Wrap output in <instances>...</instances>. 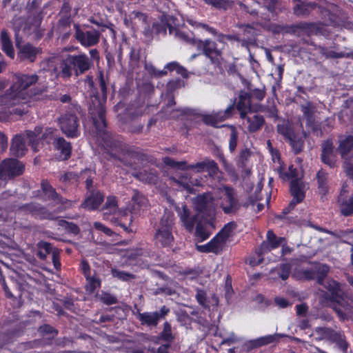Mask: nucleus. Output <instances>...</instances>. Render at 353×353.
<instances>
[{"label":"nucleus","mask_w":353,"mask_h":353,"mask_svg":"<svg viewBox=\"0 0 353 353\" xmlns=\"http://www.w3.org/2000/svg\"><path fill=\"white\" fill-rule=\"evenodd\" d=\"M101 138L108 160H117L123 165L133 170L137 169V162L143 161L145 154L132 147L128 146L119 139V137L106 131V126L100 130L94 126Z\"/></svg>","instance_id":"1"},{"label":"nucleus","mask_w":353,"mask_h":353,"mask_svg":"<svg viewBox=\"0 0 353 353\" xmlns=\"http://www.w3.org/2000/svg\"><path fill=\"white\" fill-rule=\"evenodd\" d=\"M99 88L101 94L98 91L94 90L90 94L89 112L93 121L94 126L101 130L105 127V108L107 101V86L103 72L98 76Z\"/></svg>","instance_id":"2"},{"label":"nucleus","mask_w":353,"mask_h":353,"mask_svg":"<svg viewBox=\"0 0 353 353\" xmlns=\"http://www.w3.org/2000/svg\"><path fill=\"white\" fill-rule=\"evenodd\" d=\"M94 65L91 59L84 53L79 54H68L60 63L57 76L68 79L73 74L79 77L90 70Z\"/></svg>","instance_id":"3"},{"label":"nucleus","mask_w":353,"mask_h":353,"mask_svg":"<svg viewBox=\"0 0 353 353\" xmlns=\"http://www.w3.org/2000/svg\"><path fill=\"white\" fill-rule=\"evenodd\" d=\"M82 111L80 105L77 103H71L68 105L65 112L61 114L58 119L61 132L70 139H75L80 136V120Z\"/></svg>","instance_id":"4"},{"label":"nucleus","mask_w":353,"mask_h":353,"mask_svg":"<svg viewBox=\"0 0 353 353\" xmlns=\"http://www.w3.org/2000/svg\"><path fill=\"white\" fill-rule=\"evenodd\" d=\"M163 163L172 168L182 170H195L196 172L206 171L211 177H214L219 172L218 164L210 158H205L203 161L194 164L188 165L185 161H176L169 157H166L163 159Z\"/></svg>","instance_id":"5"},{"label":"nucleus","mask_w":353,"mask_h":353,"mask_svg":"<svg viewBox=\"0 0 353 353\" xmlns=\"http://www.w3.org/2000/svg\"><path fill=\"white\" fill-rule=\"evenodd\" d=\"M174 226V216L172 214L165 213L159 223L154 234V239L157 244L162 247H171L174 243L172 230Z\"/></svg>","instance_id":"6"},{"label":"nucleus","mask_w":353,"mask_h":353,"mask_svg":"<svg viewBox=\"0 0 353 353\" xmlns=\"http://www.w3.org/2000/svg\"><path fill=\"white\" fill-rule=\"evenodd\" d=\"M241 207L236 191L232 187L224 185L220 208L225 214H235Z\"/></svg>","instance_id":"7"},{"label":"nucleus","mask_w":353,"mask_h":353,"mask_svg":"<svg viewBox=\"0 0 353 353\" xmlns=\"http://www.w3.org/2000/svg\"><path fill=\"white\" fill-rule=\"evenodd\" d=\"M25 170L24 164L17 159H6L0 163V179L8 181L21 175Z\"/></svg>","instance_id":"8"},{"label":"nucleus","mask_w":353,"mask_h":353,"mask_svg":"<svg viewBox=\"0 0 353 353\" xmlns=\"http://www.w3.org/2000/svg\"><path fill=\"white\" fill-rule=\"evenodd\" d=\"M170 312V308L163 305L159 311L138 312L137 319L139 321L141 325L156 327L159 322L161 319H165Z\"/></svg>","instance_id":"9"},{"label":"nucleus","mask_w":353,"mask_h":353,"mask_svg":"<svg viewBox=\"0 0 353 353\" xmlns=\"http://www.w3.org/2000/svg\"><path fill=\"white\" fill-rule=\"evenodd\" d=\"M234 110V104L232 103L229 105L225 110H221L218 112H212L209 114H203L202 121L207 125L214 128H220L227 127V125H219V123L230 118L233 114Z\"/></svg>","instance_id":"10"},{"label":"nucleus","mask_w":353,"mask_h":353,"mask_svg":"<svg viewBox=\"0 0 353 353\" xmlns=\"http://www.w3.org/2000/svg\"><path fill=\"white\" fill-rule=\"evenodd\" d=\"M175 210L179 216L182 225L188 232H192L194 225L199 223V214L198 212L194 213L188 207L183 204L181 206L176 205Z\"/></svg>","instance_id":"11"},{"label":"nucleus","mask_w":353,"mask_h":353,"mask_svg":"<svg viewBox=\"0 0 353 353\" xmlns=\"http://www.w3.org/2000/svg\"><path fill=\"white\" fill-rule=\"evenodd\" d=\"M192 203L195 210L199 213H203L208 215L214 212V199L212 194L206 192L197 195L193 198Z\"/></svg>","instance_id":"12"},{"label":"nucleus","mask_w":353,"mask_h":353,"mask_svg":"<svg viewBox=\"0 0 353 353\" xmlns=\"http://www.w3.org/2000/svg\"><path fill=\"white\" fill-rule=\"evenodd\" d=\"M16 47L18 49L17 57L22 61L33 63L35 61L37 57L42 52L41 48L35 47L30 43L21 45L17 36Z\"/></svg>","instance_id":"13"},{"label":"nucleus","mask_w":353,"mask_h":353,"mask_svg":"<svg viewBox=\"0 0 353 353\" xmlns=\"http://www.w3.org/2000/svg\"><path fill=\"white\" fill-rule=\"evenodd\" d=\"M75 38L84 47L88 48L97 45L99 42L100 32L94 29L83 31L79 25L74 24Z\"/></svg>","instance_id":"14"},{"label":"nucleus","mask_w":353,"mask_h":353,"mask_svg":"<svg viewBox=\"0 0 353 353\" xmlns=\"http://www.w3.org/2000/svg\"><path fill=\"white\" fill-rule=\"evenodd\" d=\"M332 308L336 312L338 316L342 319L353 313L352 306V300L345 296L343 292H341L339 296L332 301Z\"/></svg>","instance_id":"15"},{"label":"nucleus","mask_w":353,"mask_h":353,"mask_svg":"<svg viewBox=\"0 0 353 353\" xmlns=\"http://www.w3.org/2000/svg\"><path fill=\"white\" fill-rule=\"evenodd\" d=\"M337 152L343 160V164L353 161V136H340Z\"/></svg>","instance_id":"16"},{"label":"nucleus","mask_w":353,"mask_h":353,"mask_svg":"<svg viewBox=\"0 0 353 353\" xmlns=\"http://www.w3.org/2000/svg\"><path fill=\"white\" fill-rule=\"evenodd\" d=\"M19 209L23 212L32 214L39 219L53 220L55 219L53 212H50L45 206L38 203H30L21 205Z\"/></svg>","instance_id":"17"},{"label":"nucleus","mask_w":353,"mask_h":353,"mask_svg":"<svg viewBox=\"0 0 353 353\" xmlns=\"http://www.w3.org/2000/svg\"><path fill=\"white\" fill-rule=\"evenodd\" d=\"M39 81V77L34 74H21L17 77L16 83L11 88L16 89L15 92L10 97L14 99L20 98L23 95V92L28 89L32 85L35 84Z\"/></svg>","instance_id":"18"},{"label":"nucleus","mask_w":353,"mask_h":353,"mask_svg":"<svg viewBox=\"0 0 353 353\" xmlns=\"http://www.w3.org/2000/svg\"><path fill=\"white\" fill-rule=\"evenodd\" d=\"M321 159L324 164L327 165L330 168L337 166V155L334 151L332 139H327L322 143Z\"/></svg>","instance_id":"19"},{"label":"nucleus","mask_w":353,"mask_h":353,"mask_svg":"<svg viewBox=\"0 0 353 353\" xmlns=\"http://www.w3.org/2000/svg\"><path fill=\"white\" fill-rule=\"evenodd\" d=\"M241 119L246 121L247 130L250 133L259 131L265 124V119L263 115L252 112L241 114Z\"/></svg>","instance_id":"20"},{"label":"nucleus","mask_w":353,"mask_h":353,"mask_svg":"<svg viewBox=\"0 0 353 353\" xmlns=\"http://www.w3.org/2000/svg\"><path fill=\"white\" fill-rule=\"evenodd\" d=\"M203 54L208 58L212 64H219L222 58L223 49L219 48L217 43L209 39H205V48Z\"/></svg>","instance_id":"21"},{"label":"nucleus","mask_w":353,"mask_h":353,"mask_svg":"<svg viewBox=\"0 0 353 353\" xmlns=\"http://www.w3.org/2000/svg\"><path fill=\"white\" fill-rule=\"evenodd\" d=\"M104 198L103 193L100 190L86 192L85 198L81 204V208L88 210H95L103 203Z\"/></svg>","instance_id":"22"},{"label":"nucleus","mask_w":353,"mask_h":353,"mask_svg":"<svg viewBox=\"0 0 353 353\" xmlns=\"http://www.w3.org/2000/svg\"><path fill=\"white\" fill-rule=\"evenodd\" d=\"M10 150L11 154L16 157H21L26 154L27 148L22 134L14 135L12 139Z\"/></svg>","instance_id":"23"},{"label":"nucleus","mask_w":353,"mask_h":353,"mask_svg":"<svg viewBox=\"0 0 353 353\" xmlns=\"http://www.w3.org/2000/svg\"><path fill=\"white\" fill-rule=\"evenodd\" d=\"M132 176L145 183L157 184L158 182V173L155 169L134 172L132 173Z\"/></svg>","instance_id":"24"},{"label":"nucleus","mask_w":353,"mask_h":353,"mask_svg":"<svg viewBox=\"0 0 353 353\" xmlns=\"http://www.w3.org/2000/svg\"><path fill=\"white\" fill-rule=\"evenodd\" d=\"M54 148L60 152V159L67 160L70 157L72 146L70 143L65 141L63 137L54 138L53 141Z\"/></svg>","instance_id":"25"},{"label":"nucleus","mask_w":353,"mask_h":353,"mask_svg":"<svg viewBox=\"0 0 353 353\" xmlns=\"http://www.w3.org/2000/svg\"><path fill=\"white\" fill-rule=\"evenodd\" d=\"M301 30L308 36L325 34V28L321 23L301 22Z\"/></svg>","instance_id":"26"},{"label":"nucleus","mask_w":353,"mask_h":353,"mask_svg":"<svg viewBox=\"0 0 353 353\" xmlns=\"http://www.w3.org/2000/svg\"><path fill=\"white\" fill-rule=\"evenodd\" d=\"M337 202L341 215L350 216L353 214V195L349 199L343 196L342 193L338 197Z\"/></svg>","instance_id":"27"},{"label":"nucleus","mask_w":353,"mask_h":353,"mask_svg":"<svg viewBox=\"0 0 353 353\" xmlns=\"http://www.w3.org/2000/svg\"><path fill=\"white\" fill-rule=\"evenodd\" d=\"M328 173L323 169L319 170L316 174L318 192L323 196L328 192Z\"/></svg>","instance_id":"28"},{"label":"nucleus","mask_w":353,"mask_h":353,"mask_svg":"<svg viewBox=\"0 0 353 353\" xmlns=\"http://www.w3.org/2000/svg\"><path fill=\"white\" fill-rule=\"evenodd\" d=\"M252 106V100L249 93L244 90H241L239 94V101L236 103V109L240 112V114L243 112H250Z\"/></svg>","instance_id":"29"},{"label":"nucleus","mask_w":353,"mask_h":353,"mask_svg":"<svg viewBox=\"0 0 353 353\" xmlns=\"http://www.w3.org/2000/svg\"><path fill=\"white\" fill-rule=\"evenodd\" d=\"M277 132L282 135L285 141L291 139L295 134L292 124L289 120L283 119L276 125Z\"/></svg>","instance_id":"30"},{"label":"nucleus","mask_w":353,"mask_h":353,"mask_svg":"<svg viewBox=\"0 0 353 353\" xmlns=\"http://www.w3.org/2000/svg\"><path fill=\"white\" fill-rule=\"evenodd\" d=\"M297 2L298 3L294 8V13L296 16H307L317 6L315 2L302 0Z\"/></svg>","instance_id":"31"},{"label":"nucleus","mask_w":353,"mask_h":353,"mask_svg":"<svg viewBox=\"0 0 353 353\" xmlns=\"http://www.w3.org/2000/svg\"><path fill=\"white\" fill-rule=\"evenodd\" d=\"M300 108L303 117L306 120V125L312 124V121L315 120L314 114L316 112L315 105L311 101H307L305 103L301 104Z\"/></svg>","instance_id":"32"},{"label":"nucleus","mask_w":353,"mask_h":353,"mask_svg":"<svg viewBox=\"0 0 353 353\" xmlns=\"http://www.w3.org/2000/svg\"><path fill=\"white\" fill-rule=\"evenodd\" d=\"M337 331L334 330L330 327H317L314 330V334L317 335L315 340L320 341L322 340H327L332 341L336 336V333Z\"/></svg>","instance_id":"33"},{"label":"nucleus","mask_w":353,"mask_h":353,"mask_svg":"<svg viewBox=\"0 0 353 353\" xmlns=\"http://www.w3.org/2000/svg\"><path fill=\"white\" fill-rule=\"evenodd\" d=\"M42 132L41 126H36L33 130H26V136L28 140V144L31 145L34 152H37V145L39 144V137Z\"/></svg>","instance_id":"34"},{"label":"nucleus","mask_w":353,"mask_h":353,"mask_svg":"<svg viewBox=\"0 0 353 353\" xmlns=\"http://www.w3.org/2000/svg\"><path fill=\"white\" fill-rule=\"evenodd\" d=\"M321 285L330 292V294L327 296H326L325 298L331 301L343 292L340 289L339 283L334 280L323 281V283Z\"/></svg>","instance_id":"35"},{"label":"nucleus","mask_w":353,"mask_h":353,"mask_svg":"<svg viewBox=\"0 0 353 353\" xmlns=\"http://www.w3.org/2000/svg\"><path fill=\"white\" fill-rule=\"evenodd\" d=\"M171 18L172 17L170 15L163 14L161 16V21L153 23L152 28L155 33L165 34L167 28L170 30V27L172 26L170 23Z\"/></svg>","instance_id":"36"},{"label":"nucleus","mask_w":353,"mask_h":353,"mask_svg":"<svg viewBox=\"0 0 353 353\" xmlns=\"http://www.w3.org/2000/svg\"><path fill=\"white\" fill-rule=\"evenodd\" d=\"M1 43L2 46V50L6 52V54L8 57L14 58V52L12 42L10 39L9 34L6 30H2L1 32Z\"/></svg>","instance_id":"37"},{"label":"nucleus","mask_w":353,"mask_h":353,"mask_svg":"<svg viewBox=\"0 0 353 353\" xmlns=\"http://www.w3.org/2000/svg\"><path fill=\"white\" fill-rule=\"evenodd\" d=\"M72 22L71 15L61 16L57 23V28L63 33V38H68L70 34V26Z\"/></svg>","instance_id":"38"},{"label":"nucleus","mask_w":353,"mask_h":353,"mask_svg":"<svg viewBox=\"0 0 353 353\" xmlns=\"http://www.w3.org/2000/svg\"><path fill=\"white\" fill-rule=\"evenodd\" d=\"M37 256L41 260H45L49 254L51 253L52 254L53 250H58L53 248L51 243L43 241H41L37 243Z\"/></svg>","instance_id":"39"},{"label":"nucleus","mask_w":353,"mask_h":353,"mask_svg":"<svg viewBox=\"0 0 353 353\" xmlns=\"http://www.w3.org/2000/svg\"><path fill=\"white\" fill-rule=\"evenodd\" d=\"M225 240L221 237V234H216L210 242L211 252L219 254L222 252L225 245Z\"/></svg>","instance_id":"40"},{"label":"nucleus","mask_w":353,"mask_h":353,"mask_svg":"<svg viewBox=\"0 0 353 353\" xmlns=\"http://www.w3.org/2000/svg\"><path fill=\"white\" fill-rule=\"evenodd\" d=\"M95 175V173L92 172L90 169H85L83 171L81 172V179L85 178V188L87 192H90L99 190L96 188V187L94 185V176Z\"/></svg>","instance_id":"41"},{"label":"nucleus","mask_w":353,"mask_h":353,"mask_svg":"<svg viewBox=\"0 0 353 353\" xmlns=\"http://www.w3.org/2000/svg\"><path fill=\"white\" fill-rule=\"evenodd\" d=\"M314 46V49L319 50V52L325 59H340L346 57L344 52H336L330 50L328 48L312 44Z\"/></svg>","instance_id":"42"},{"label":"nucleus","mask_w":353,"mask_h":353,"mask_svg":"<svg viewBox=\"0 0 353 353\" xmlns=\"http://www.w3.org/2000/svg\"><path fill=\"white\" fill-rule=\"evenodd\" d=\"M290 192L293 196L292 199H294L296 202L301 203L303 200L305 194L297 179L291 181Z\"/></svg>","instance_id":"43"},{"label":"nucleus","mask_w":353,"mask_h":353,"mask_svg":"<svg viewBox=\"0 0 353 353\" xmlns=\"http://www.w3.org/2000/svg\"><path fill=\"white\" fill-rule=\"evenodd\" d=\"M81 177V172L78 174L74 172H67L59 176V181L67 185H77Z\"/></svg>","instance_id":"44"},{"label":"nucleus","mask_w":353,"mask_h":353,"mask_svg":"<svg viewBox=\"0 0 353 353\" xmlns=\"http://www.w3.org/2000/svg\"><path fill=\"white\" fill-rule=\"evenodd\" d=\"M134 208L137 207L139 210H145L148 206V199L139 192L135 190L132 197Z\"/></svg>","instance_id":"45"},{"label":"nucleus","mask_w":353,"mask_h":353,"mask_svg":"<svg viewBox=\"0 0 353 353\" xmlns=\"http://www.w3.org/2000/svg\"><path fill=\"white\" fill-rule=\"evenodd\" d=\"M41 187L43 192L48 200L55 201L58 196V193L55 189L49 183L48 180H42Z\"/></svg>","instance_id":"46"},{"label":"nucleus","mask_w":353,"mask_h":353,"mask_svg":"<svg viewBox=\"0 0 353 353\" xmlns=\"http://www.w3.org/2000/svg\"><path fill=\"white\" fill-rule=\"evenodd\" d=\"M230 130L229 138V150L230 152L233 153L236 148L239 137V132L236 128L233 125L225 124Z\"/></svg>","instance_id":"47"},{"label":"nucleus","mask_w":353,"mask_h":353,"mask_svg":"<svg viewBox=\"0 0 353 353\" xmlns=\"http://www.w3.org/2000/svg\"><path fill=\"white\" fill-rule=\"evenodd\" d=\"M19 335V332L16 329L10 330L1 334L0 341H2V343L0 344V350L2 349L5 345L12 343L14 339L18 337Z\"/></svg>","instance_id":"48"},{"label":"nucleus","mask_w":353,"mask_h":353,"mask_svg":"<svg viewBox=\"0 0 353 353\" xmlns=\"http://www.w3.org/2000/svg\"><path fill=\"white\" fill-rule=\"evenodd\" d=\"M238 5L241 9L252 16L258 14L257 7L259 6V3L255 0H250L246 3L239 2Z\"/></svg>","instance_id":"49"},{"label":"nucleus","mask_w":353,"mask_h":353,"mask_svg":"<svg viewBox=\"0 0 353 353\" xmlns=\"http://www.w3.org/2000/svg\"><path fill=\"white\" fill-rule=\"evenodd\" d=\"M243 81L248 85V92L249 93V95H250L252 101L253 99H255L256 101H261L264 99L265 95V92L264 89H259V88L252 89L251 88V83L248 81L244 79Z\"/></svg>","instance_id":"50"},{"label":"nucleus","mask_w":353,"mask_h":353,"mask_svg":"<svg viewBox=\"0 0 353 353\" xmlns=\"http://www.w3.org/2000/svg\"><path fill=\"white\" fill-rule=\"evenodd\" d=\"M159 338L169 344L174 340L175 337L172 334V326L169 322L165 321L163 323V330L160 333Z\"/></svg>","instance_id":"51"},{"label":"nucleus","mask_w":353,"mask_h":353,"mask_svg":"<svg viewBox=\"0 0 353 353\" xmlns=\"http://www.w3.org/2000/svg\"><path fill=\"white\" fill-rule=\"evenodd\" d=\"M58 225L63 228L68 233L72 234L73 235L79 234L81 231L79 227L77 224L72 222L67 221L65 220H59Z\"/></svg>","instance_id":"52"},{"label":"nucleus","mask_w":353,"mask_h":353,"mask_svg":"<svg viewBox=\"0 0 353 353\" xmlns=\"http://www.w3.org/2000/svg\"><path fill=\"white\" fill-rule=\"evenodd\" d=\"M284 336H287V334L276 333L274 334H270L259 337L258 338L259 346L261 347L270 343H273L276 341H278L280 338H283Z\"/></svg>","instance_id":"53"},{"label":"nucleus","mask_w":353,"mask_h":353,"mask_svg":"<svg viewBox=\"0 0 353 353\" xmlns=\"http://www.w3.org/2000/svg\"><path fill=\"white\" fill-rule=\"evenodd\" d=\"M111 273L114 278H117L122 281H129L136 279L134 274L115 268H112Z\"/></svg>","instance_id":"54"},{"label":"nucleus","mask_w":353,"mask_h":353,"mask_svg":"<svg viewBox=\"0 0 353 353\" xmlns=\"http://www.w3.org/2000/svg\"><path fill=\"white\" fill-rule=\"evenodd\" d=\"M329 266L325 264H320L316 268L314 272L316 273V278L318 283H323V281H325V278L329 272Z\"/></svg>","instance_id":"55"},{"label":"nucleus","mask_w":353,"mask_h":353,"mask_svg":"<svg viewBox=\"0 0 353 353\" xmlns=\"http://www.w3.org/2000/svg\"><path fill=\"white\" fill-rule=\"evenodd\" d=\"M170 34L173 35L175 38L183 41L188 43H191V40L193 39L194 37H190L186 32L180 30L178 28H176L173 26L170 27Z\"/></svg>","instance_id":"56"},{"label":"nucleus","mask_w":353,"mask_h":353,"mask_svg":"<svg viewBox=\"0 0 353 353\" xmlns=\"http://www.w3.org/2000/svg\"><path fill=\"white\" fill-rule=\"evenodd\" d=\"M252 154V152L248 148L241 150L237 159V165L242 168H245Z\"/></svg>","instance_id":"57"},{"label":"nucleus","mask_w":353,"mask_h":353,"mask_svg":"<svg viewBox=\"0 0 353 353\" xmlns=\"http://www.w3.org/2000/svg\"><path fill=\"white\" fill-rule=\"evenodd\" d=\"M87 284H86V290L90 293H93L97 288L101 287V280L94 276H90L85 278Z\"/></svg>","instance_id":"58"},{"label":"nucleus","mask_w":353,"mask_h":353,"mask_svg":"<svg viewBox=\"0 0 353 353\" xmlns=\"http://www.w3.org/2000/svg\"><path fill=\"white\" fill-rule=\"evenodd\" d=\"M287 141L289 142L295 154H299L303 150L304 141L301 138L297 137L295 134L291 139H288Z\"/></svg>","instance_id":"59"},{"label":"nucleus","mask_w":353,"mask_h":353,"mask_svg":"<svg viewBox=\"0 0 353 353\" xmlns=\"http://www.w3.org/2000/svg\"><path fill=\"white\" fill-rule=\"evenodd\" d=\"M210 236V232L202 225L199 223L195 228V236L199 241H203L208 239Z\"/></svg>","instance_id":"60"},{"label":"nucleus","mask_w":353,"mask_h":353,"mask_svg":"<svg viewBox=\"0 0 353 353\" xmlns=\"http://www.w3.org/2000/svg\"><path fill=\"white\" fill-rule=\"evenodd\" d=\"M184 86V81L179 78L170 80L166 85V93L172 94L176 90Z\"/></svg>","instance_id":"61"},{"label":"nucleus","mask_w":353,"mask_h":353,"mask_svg":"<svg viewBox=\"0 0 353 353\" xmlns=\"http://www.w3.org/2000/svg\"><path fill=\"white\" fill-rule=\"evenodd\" d=\"M336 336L334 337V339H332L331 342L336 343V345L343 351V352L347 353L348 344L345 339L344 335L339 331L336 332Z\"/></svg>","instance_id":"62"},{"label":"nucleus","mask_w":353,"mask_h":353,"mask_svg":"<svg viewBox=\"0 0 353 353\" xmlns=\"http://www.w3.org/2000/svg\"><path fill=\"white\" fill-rule=\"evenodd\" d=\"M267 239L273 249L279 248L281 243L285 241L283 237H277L272 230H268L267 232Z\"/></svg>","instance_id":"63"},{"label":"nucleus","mask_w":353,"mask_h":353,"mask_svg":"<svg viewBox=\"0 0 353 353\" xmlns=\"http://www.w3.org/2000/svg\"><path fill=\"white\" fill-rule=\"evenodd\" d=\"M118 208L117 198L114 196H108L106 201L103 208V210H107L109 213H114Z\"/></svg>","instance_id":"64"}]
</instances>
